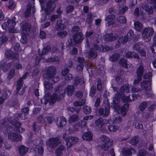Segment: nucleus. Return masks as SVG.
<instances>
[{
    "label": "nucleus",
    "mask_w": 156,
    "mask_h": 156,
    "mask_svg": "<svg viewBox=\"0 0 156 156\" xmlns=\"http://www.w3.org/2000/svg\"><path fill=\"white\" fill-rule=\"evenodd\" d=\"M134 37V33L133 31L130 30L129 31L127 34L124 37H120L119 40V42H121L123 44L126 43L129 39H132Z\"/></svg>",
    "instance_id": "obj_9"
},
{
    "label": "nucleus",
    "mask_w": 156,
    "mask_h": 156,
    "mask_svg": "<svg viewBox=\"0 0 156 156\" xmlns=\"http://www.w3.org/2000/svg\"><path fill=\"white\" fill-rule=\"evenodd\" d=\"M7 40V38L5 37L0 38V47L5 41Z\"/></svg>",
    "instance_id": "obj_55"
},
{
    "label": "nucleus",
    "mask_w": 156,
    "mask_h": 156,
    "mask_svg": "<svg viewBox=\"0 0 156 156\" xmlns=\"http://www.w3.org/2000/svg\"><path fill=\"white\" fill-rule=\"evenodd\" d=\"M118 35H115L114 34H106L104 36V38L105 40L106 41H114L116 39Z\"/></svg>",
    "instance_id": "obj_19"
},
{
    "label": "nucleus",
    "mask_w": 156,
    "mask_h": 156,
    "mask_svg": "<svg viewBox=\"0 0 156 156\" xmlns=\"http://www.w3.org/2000/svg\"><path fill=\"white\" fill-rule=\"evenodd\" d=\"M9 5L8 6V8L11 9H14L15 6V5L13 1L10 0L9 1Z\"/></svg>",
    "instance_id": "obj_48"
},
{
    "label": "nucleus",
    "mask_w": 156,
    "mask_h": 156,
    "mask_svg": "<svg viewBox=\"0 0 156 156\" xmlns=\"http://www.w3.org/2000/svg\"><path fill=\"white\" fill-rule=\"evenodd\" d=\"M151 49L152 53H156V44H153L151 46Z\"/></svg>",
    "instance_id": "obj_60"
},
{
    "label": "nucleus",
    "mask_w": 156,
    "mask_h": 156,
    "mask_svg": "<svg viewBox=\"0 0 156 156\" xmlns=\"http://www.w3.org/2000/svg\"><path fill=\"white\" fill-rule=\"evenodd\" d=\"M27 39L26 37L24 35H22L20 39L21 42L23 44H25L27 43Z\"/></svg>",
    "instance_id": "obj_58"
},
{
    "label": "nucleus",
    "mask_w": 156,
    "mask_h": 156,
    "mask_svg": "<svg viewBox=\"0 0 156 156\" xmlns=\"http://www.w3.org/2000/svg\"><path fill=\"white\" fill-rule=\"evenodd\" d=\"M154 33V31L153 28L151 27H146L142 32V38L145 41L149 42L151 40V37Z\"/></svg>",
    "instance_id": "obj_5"
},
{
    "label": "nucleus",
    "mask_w": 156,
    "mask_h": 156,
    "mask_svg": "<svg viewBox=\"0 0 156 156\" xmlns=\"http://www.w3.org/2000/svg\"><path fill=\"white\" fill-rule=\"evenodd\" d=\"M74 90V87L73 86H68L65 90V92L67 93L69 96L72 95Z\"/></svg>",
    "instance_id": "obj_28"
},
{
    "label": "nucleus",
    "mask_w": 156,
    "mask_h": 156,
    "mask_svg": "<svg viewBox=\"0 0 156 156\" xmlns=\"http://www.w3.org/2000/svg\"><path fill=\"white\" fill-rule=\"evenodd\" d=\"M135 152V151L133 148H131L127 150L124 149L122 150L123 154L126 155H130L132 153H134Z\"/></svg>",
    "instance_id": "obj_31"
},
{
    "label": "nucleus",
    "mask_w": 156,
    "mask_h": 156,
    "mask_svg": "<svg viewBox=\"0 0 156 156\" xmlns=\"http://www.w3.org/2000/svg\"><path fill=\"white\" fill-rule=\"evenodd\" d=\"M84 113L86 114H88L91 112V109L90 107L84 106L83 108Z\"/></svg>",
    "instance_id": "obj_37"
},
{
    "label": "nucleus",
    "mask_w": 156,
    "mask_h": 156,
    "mask_svg": "<svg viewBox=\"0 0 156 156\" xmlns=\"http://www.w3.org/2000/svg\"><path fill=\"white\" fill-rule=\"evenodd\" d=\"M54 120V119L53 118L47 117L45 119L43 122L45 125H46V123L51 124L52 123Z\"/></svg>",
    "instance_id": "obj_36"
},
{
    "label": "nucleus",
    "mask_w": 156,
    "mask_h": 156,
    "mask_svg": "<svg viewBox=\"0 0 156 156\" xmlns=\"http://www.w3.org/2000/svg\"><path fill=\"white\" fill-rule=\"evenodd\" d=\"M64 25L62 23V20H58L56 26V29L57 30H62L64 28Z\"/></svg>",
    "instance_id": "obj_29"
},
{
    "label": "nucleus",
    "mask_w": 156,
    "mask_h": 156,
    "mask_svg": "<svg viewBox=\"0 0 156 156\" xmlns=\"http://www.w3.org/2000/svg\"><path fill=\"white\" fill-rule=\"evenodd\" d=\"M7 23L9 27V31L10 32L14 33L15 30L14 29V27L16 24L15 21L14 19L12 20L11 19H8L7 20Z\"/></svg>",
    "instance_id": "obj_15"
},
{
    "label": "nucleus",
    "mask_w": 156,
    "mask_h": 156,
    "mask_svg": "<svg viewBox=\"0 0 156 156\" xmlns=\"http://www.w3.org/2000/svg\"><path fill=\"white\" fill-rule=\"evenodd\" d=\"M64 148L63 145H61L57 149L56 151V156H61L62 155V151Z\"/></svg>",
    "instance_id": "obj_34"
},
{
    "label": "nucleus",
    "mask_w": 156,
    "mask_h": 156,
    "mask_svg": "<svg viewBox=\"0 0 156 156\" xmlns=\"http://www.w3.org/2000/svg\"><path fill=\"white\" fill-rule=\"evenodd\" d=\"M93 15L91 13H89L87 15V18L86 19V22L88 23H90L93 21Z\"/></svg>",
    "instance_id": "obj_44"
},
{
    "label": "nucleus",
    "mask_w": 156,
    "mask_h": 156,
    "mask_svg": "<svg viewBox=\"0 0 156 156\" xmlns=\"http://www.w3.org/2000/svg\"><path fill=\"white\" fill-rule=\"evenodd\" d=\"M79 27L78 26H75L72 28L73 33L74 34H77L79 30Z\"/></svg>",
    "instance_id": "obj_49"
},
{
    "label": "nucleus",
    "mask_w": 156,
    "mask_h": 156,
    "mask_svg": "<svg viewBox=\"0 0 156 156\" xmlns=\"http://www.w3.org/2000/svg\"><path fill=\"white\" fill-rule=\"evenodd\" d=\"M100 139L104 144L101 146V148L104 150H107L112 146V144L110 139L107 136L102 135L100 137Z\"/></svg>",
    "instance_id": "obj_6"
},
{
    "label": "nucleus",
    "mask_w": 156,
    "mask_h": 156,
    "mask_svg": "<svg viewBox=\"0 0 156 156\" xmlns=\"http://www.w3.org/2000/svg\"><path fill=\"white\" fill-rule=\"evenodd\" d=\"M66 121L65 118L62 117L58 119L57 121V126L59 127L64 126L66 124Z\"/></svg>",
    "instance_id": "obj_23"
},
{
    "label": "nucleus",
    "mask_w": 156,
    "mask_h": 156,
    "mask_svg": "<svg viewBox=\"0 0 156 156\" xmlns=\"http://www.w3.org/2000/svg\"><path fill=\"white\" fill-rule=\"evenodd\" d=\"M79 119V117L77 115H73L71 116L69 119V122L72 123L75 121H76Z\"/></svg>",
    "instance_id": "obj_40"
},
{
    "label": "nucleus",
    "mask_w": 156,
    "mask_h": 156,
    "mask_svg": "<svg viewBox=\"0 0 156 156\" xmlns=\"http://www.w3.org/2000/svg\"><path fill=\"white\" fill-rule=\"evenodd\" d=\"M117 21L119 22L117 25H120L121 23H125L126 22V19L123 16H120L117 19Z\"/></svg>",
    "instance_id": "obj_35"
},
{
    "label": "nucleus",
    "mask_w": 156,
    "mask_h": 156,
    "mask_svg": "<svg viewBox=\"0 0 156 156\" xmlns=\"http://www.w3.org/2000/svg\"><path fill=\"white\" fill-rule=\"evenodd\" d=\"M84 82V80L83 78H80V79L78 78H77L76 80H75V82L74 83V84H77L78 83H80V84H81L83 83Z\"/></svg>",
    "instance_id": "obj_46"
},
{
    "label": "nucleus",
    "mask_w": 156,
    "mask_h": 156,
    "mask_svg": "<svg viewBox=\"0 0 156 156\" xmlns=\"http://www.w3.org/2000/svg\"><path fill=\"white\" fill-rule=\"evenodd\" d=\"M143 44L141 43H138L135 44L133 46V49L135 50H138L141 48H142Z\"/></svg>",
    "instance_id": "obj_51"
},
{
    "label": "nucleus",
    "mask_w": 156,
    "mask_h": 156,
    "mask_svg": "<svg viewBox=\"0 0 156 156\" xmlns=\"http://www.w3.org/2000/svg\"><path fill=\"white\" fill-rule=\"evenodd\" d=\"M108 129L110 131L115 132L118 129V126H108Z\"/></svg>",
    "instance_id": "obj_41"
},
{
    "label": "nucleus",
    "mask_w": 156,
    "mask_h": 156,
    "mask_svg": "<svg viewBox=\"0 0 156 156\" xmlns=\"http://www.w3.org/2000/svg\"><path fill=\"white\" fill-rule=\"evenodd\" d=\"M55 68L54 67H51L48 68L47 72L46 77L50 79L49 80V82L45 81L44 85L46 89L51 90L52 88V84L57 82L59 80L58 77H55L53 78L54 76Z\"/></svg>",
    "instance_id": "obj_2"
},
{
    "label": "nucleus",
    "mask_w": 156,
    "mask_h": 156,
    "mask_svg": "<svg viewBox=\"0 0 156 156\" xmlns=\"http://www.w3.org/2000/svg\"><path fill=\"white\" fill-rule=\"evenodd\" d=\"M147 103L146 102H144L140 104V108L141 110H143L146 107Z\"/></svg>",
    "instance_id": "obj_53"
},
{
    "label": "nucleus",
    "mask_w": 156,
    "mask_h": 156,
    "mask_svg": "<svg viewBox=\"0 0 156 156\" xmlns=\"http://www.w3.org/2000/svg\"><path fill=\"white\" fill-rule=\"evenodd\" d=\"M133 124L136 128L141 129L143 127V126L142 124H140L137 122H134Z\"/></svg>",
    "instance_id": "obj_59"
},
{
    "label": "nucleus",
    "mask_w": 156,
    "mask_h": 156,
    "mask_svg": "<svg viewBox=\"0 0 156 156\" xmlns=\"http://www.w3.org/2000/svg\"><path fill=\"white\" fill-rule=\"evenodd\" d=\"M28 151V148L23 145L19 147V153L20 155L21 156L24 155L27 153Z\"/></svg>",
    "instance_id": "obj_21"
},
{
    "label": "nucleus",
    "mask_w": 156,
    "mask_h": 156,
    "mask_svg": "<svg viewBox=\"0 0 156 156\" xmlns=\"http://www.w3.org/2000/svg\"><path fill=\"white\" fill-rule=\"evenodd\" d=\"M151 83L150 81H143L141 83V87L145 89L147 91H150L151 89Z\"/></svg>",
    "instance_id": "obj_18"
},
{
    "label": "nucleus",
    "mask_w": 156,
    "mask_h": 156,
    "mask_svg": "<svg viewBox=\"0 0 156 156\" xmlns=\"http://www.w3.org/2000/svg\"><path fill=\"white\" fill-rule=\"evenodd\" d=\"M144 72V67L142 65H140L137 68L136 71L137 76L142 77Z\"/></svg>",
    "instance_id": "obj_26"
},
{
    "label": "nucleus",
    "mask_w": 156,
    "mask_h": 156,
    "mask_svg": "<svg viewBox=\"0 0 156 156\" xmlns=\"http://www.w3.org/2000/svg\"><path fill=\"white\" fill-rule=\"evenodd\" d=\"M77 60L78 62L80 63L79 66H77V69L78 71H80L83 70V65L82 63L84 61V59L83 58L79 57L78 58Z\"/></svg>",
    "instance_id": "obj_25"
},
{
    "label": "nucleus",
    "mask_w": 156,
    "mask_h": 156,
    "mask_svg": "<svg viewBox=\"0 0 156 156\" xmlns=\"http://www.w3.org/2000/svg\"><path fill=\"white\" fill-rule=\"evenodd\" d=\"M148 7H149V6H147V5L146 6H143L142 8L144 9H145V11L151 14L153 12L152 8H148Z\"/></svg>",
    "instance_id": "obj_45"
},
{
    "label": "nucleus",
    "mask_w": 156,
    "mask_h": 156,
    "mask_svg": "<svg viewBox=\"0 0 156 156\" xmlns=\"http://www.w3.org/2000/svg\"><path fill=\"white\" fill-rule=\"evenodd\" d=\"M131 87L130 85L127 84L125 86L122 87L120 90L119 92L117 93L113 97V102L112 103V107L114 108L116 112H118L119 114H122L123 115H126V112L128 110L129 104H126L120 108L119 98L122 96V100L124 103L131 101L129 94H127L129 93V88Z\"/></svg>",
    "instance_id": "obj_1"
},
{
    "label": "nucleus",
    "mask_w": 156,
    "mask_h": 156,
    "mask_svg": "<svg viewBox=\"0 0 156 156\" xmlns=\"http://www.w3.org/2000/svg\"><path fill=\"white\" fill-rule=\"evenodd\" d=\"M126 57L128 58H133L136 59H139L138 55L133 52H128L126 54Z\"/></svg>",
    "instance_id": "obj_27"
},
{
    "label": "nucleus",
    "mask_w": 156,
    "mask_h": 156,
    "mask_svg": "<svg viewBox=\"0 0 156 156\" xmlns=\"http://www.w3.org/2000/svg\"><path fill=\"white\" fill-rule=\"evenodd\" d=\"M85 102V100L84 99H82L80 101H76L74 102L73 105L75 106H80L83 105Z\"/></svg>",
    "instance_id": "obj_42"
},
{
    "label": "nucleus",
    "mask_w": 156,
    "mask_h": 156,
    "mask_svg": "<svg viewBox=\"0 0 156 156\" xmlns=\"http://www.w3.org/2000/svg\"><path fill=\"white\" fill-rule=\"evenodd\" d=\"M110 107L109 106L106 107L105 108V112L103 109L101 108L99 110V113L100 115H104V117H106L108 115L109 113Z\"/></svg>",
    "instance_id": "obj_22"
},
{
    "label": "nucleus",
    "mask_w": 156,
    "mask_h": 156,
    "mask_svg": "<svg viewBox=\"0 0 156 156\" xmlns=\"http://www.w3.org/2000/svg\"><path fill=\"white\" fill-rule=\"evenodd\" d=\"M55 8V5L53 2H48L47 7L45 9V12L46 14H50V11H52Z\"/></svg>",
    "instance_id": "obj_13"
},
{
    "label": "nucleus",
    "mask_w": 156,
    "mask_h": 156,
    "mask_svg": "<svg viewBox=\"0 0 156 156\" xmlns=\"http://www.w3.org/2000/svg\"><path fill=\"white\" fill-rule=\"evenodd\" d=\"M122 118L120 117L115 118V119H114V121L113 122V123H118L122 121Z\"/></svg>",
    "instance_id": "obj_57"
},
{
    "label": "nucleus",
    "mask_w": 156,
    "mask_h": 156,
    "mask_svg": "<svg viewBox=\"0 0 156 156\" xmlns=\"http://www.w3.org/2000/svg\"><path fill=\"white\" fill-rule=\"evenodd\" d=\"M50 49V47L49 46H47L44 47L42 50V55H44L47 53L49 52Z\"/></svg>",
    "instance_id": "obj_47"
},
{
    "label": "nucleus",
    "mask_w": 156,
    "mask_h": 156,
    "mask_svg": "<svg viewBox=\"0 0 156 156\" xmlns=\"http://www.w3.org/2000/svg\"><path fill=\"white\" fill-rule=\"evenodd\" d=\"M23 84V79L22 78H21L18 81L17 83L16 89L18 91L20 89V88L22 86Z\"/></svg>",
    "instance_id": "obj_38"
},
{
    "label": "nucleus",
    "mask_w": 156,
    "mask_h": 156,
    "mask_svg": "<svg viewBox=\"0 0 156 156\" xmlns=\"http://www.w3.org/2000/svg\"><path fill=\"white\" fill-rule=\"evenodd\" d=\"M147 1L149 3H154V9L156 11V0H147Z\"/></svg>",
    "instance_id": "obj_62"
},
{
    "label": "nucleus",
    "mask_w": 156,
    "mask_h": 156,
    "mask_svg": "<svg viewBox=\"0 0 156 156\" xmlns=\"http://www.w3.org/2000/svg\"><path fill=\"white\" fill-rule=\"evenodd\" d=\"M110 120H107L106 119H103L102 118L98 119L96 122V125L99 127L105 126V125L110 124Z\"/></svg>",
    "instance_id": "obj_10"
},
{
    "label": "nucleus",
    "mask_w": 156,
    "mask_h": 156,
    "mask_svg": "<svg viewBox=\"0 0 156 156\" xmlns=\"http://www.w3.org/2000/svg\"><path fill=\"white\" fill-rule=\"evenodd\" d=\"M36 151L40 155L43 154L44 153V149L42 146H41L37 147V150H36Z\"/></svg>",
    "instance_id": "obj_43"
},
{
    "label": "nucleus",
    "mask_w": 156,
    "mask_h": 156,
    "mask_svg": "<svg viewBox=\"0 0 156 156\" xmlns=\"http://www.w3.org/2000/svg\"><path fill=\"white\" fill-rule=\"evenodd\" d=\"M22 112L24 113L19 115V119L24 120L26 119V115L29 112V109L28 108H24L22 109Z\"/></svg>",
    "instance_id": "obj_24"
},
{
    "label": "nucleus",
    "mask_w": 156,
    "mask_h": 156,
    "mask_svg": "<svg viewBox=\"0 0 156 156\" xmlns=\"http://www.w3.org/2000/svg\"><path fill=\"white\" fill-rule=\"evenodd\" d=\"M8 137L9 140L13 142L20 141L22 139L21 135L12 131L8 133Z\"/></svg>",
    "instance_id": "obj_7"
},
{
    "label": "nucleus",
    "mask_w": 156,
    "mask_h": 156,
    "mask_svg": "<svg viewBox=\"0 0 156 156\" xmlns=\"http://www.w3.org/2000/svg\"><path fill=\"white\" fill-rule=\"evenodd\" d=\"M15 74V70L14 69H12L10 70L8 77L10 78L13 76Z\"/></svg>",
    "instance_id": "obj_64"
},
{
    "label": "nucleus",
    "mask_w": 156,
    "mask_h": 156,
    "mask_svg": "<svg viewBox=\"0 0 156 156\" xmlns=\"http://www.w3.org/2000/svg\"><path fill=\"white\" fill-rule=\"evenodd\" d=\"M60 143L57 138H52L46 141V144L50 147L53 148Z\"/></svg>",
    "instance_id": "obj_11"
},
{
    "label": "nucleus",
    "mask_w": 156,
    "mask_h": 156,
    "mask_svg": "<svg viewBox=\"0 0 156 156\" xmlns=\"http://www.w3.org/2000/svg\"><path fill=\"white\" fill-rule=\"evenodd\" d=\"M146 154V151L144 150H142L139 151L138 156H145Z\"/></svg>",
    "instance_id": "obj_61"
},
{
    "label": "nucleus",
    "mask_w": 156,
    "mask_h": 156,
    "mask_svg": "<svg viewBox=\"0 0 156 156\" xmlns=\"http://www.w3.org/2000/svg\"><path fill=\"white\" fill-rule=\"evenodd\" d=\"M79 141V139L77 137H69L68 140L66 141L67 147H70L73 145L76 144Z\"/></svg>",
    "instance_id": "obj_12"
},
{
    "label": "nucleus",
    "mask_w": 156,
    "mask_h": 156,
    "mask_svg": "<svg viewBox=\"0 0 156 156\" xmlns=\"http://www.w3.org/2000/svg\"><path fill=\"white\" fill-rule=\"evenodd\" d=\"M138 141V137L135 136L133 137L130 141V143L132 145H135Z\"/></svg>",
    "instance_id": "obj_50"
},
{
    "label": "nucleus",
    "mask_w": 156,
    "mask_h": 156,
    "mask_svg": "<svg viewBox=\"0 0 156 156\" xmlns=\"http://www.w3.org/2000/svg\"><path fill=\"white\" fill-rule=\"evenodd\" d=\"M93 134L90 132L84 133L82 135V137L84 140L91 141L93 140Z\"/></svg>",
    "instance_id": "obj_16"
},
{
    "label": "nucleus",
    "mask_w": 156,
    "mask_h": 156,
    "mask_svg": "<svg viewBox=\"0 0 156 156\" xmlns=\"http://www.w3.org/2000/svg\"><path fill=\"white\" fill-rule=\"evenodd\" d=\"M119 57V55L118 54H115L113 55L112 56L109 58L110 60L112 61L115 62L117 61Z\"/></svg>",
    "instance_id": "obj_39"
},
{
    "label": "nucleus",
    "mask_w": 156,
    "mask_h": 156,
    "mask_svg": "<svg viewBox=\"0 0 156 156\" xmlns=\"http://www.w3.org/2000/svg\"><path fill=\"white\" fill-rule=\"evenodd\" d=\"M81 123L82 124H81V126L79 124H76L74 126V128L76 130H80L82 127H84L86 126V123L85 122L81 121Z\"/></svg>",
    "instance_id": "obj_33"
},
{
    "label": "nucleus",
    "mask_w": 156,
    "mask_h": 156,
    "mask_svg": "<svg viewBox=\"0 0 156 156\" xmlns=\"http://www.w3.org/2000/svg\"><path fill=\"white\" fill-rule=\"evenodd\" d=\"M8 126L11 127L12 129H13L15 131H17L18 129L19 131L22 133L25 131V129L22 127H20L21 125V123L18 122L16 120L14 121L11 122H10L8 119H5V120H2L0 122V126H2L3 125Z\"/></svg>",
    "instance_id": "obj_4"
},
{
    "label": "nucleus",
    "mask_w": 156,
    "mask_h": 156,
    "mask_svg": "<svg viewBox=\"0 0 156 156\" xmlns=\"http://www.w3.org/2000/svg\"><path fill=\"white\" fill-rule=\"evenodd\" d=\"M94 49H91L89 53L88 57L94 58H96L97 56V53L96 52V51L98 49V47L97 45H95L94 46Z\"/></svg>",
    "instance_id": "obj_20"
},
{
    "label": "nucleus",
    "mask_w": 156,
    "mask_h": 156,
    "mask_svg": "<svg viewBox=\"0 0 156 156\" xmlns=\"http://www.w3.org/2000/svg\"><path fill=\"white\" fill-rule=\"evenodd\" d=\"M137 76V78H136L134 80L133 84L134 85H136L141 80L142 77L140 76Z\"/></svg>",
    "instance_id": "obj_56"
},
{
    "label": "nucleus",
    "mask_w": 156,
    "mask_h": 156,
    "mask_svg": "<svg viewBox=\"0 0 156 156\" xmlns=\"http://www.w3.org/2000/svg\"><path fill=\"white\" fill-rule=\"evenodd\" d=\"M47 92L46 90L45 92L44 97L42 98L41 101L44 100L46 103L49 101L50 104H52L57 101L60 100L64 97L65 94L64 92L63 91L56 90L51 97H49L47 93Z\"/></svg>",
    "instance_id": "obj_3"
},
{
    "label": "nucleus",
    "mask_w": 156,
    "mask_h": 156,
    "mask_svg": "<svg viewBox=\"0 0 156 156\" xmlns=\"http://www.w3.org/2000/svg\"><path fill=\"white\" fill-rule=\"evenodd\" d=\"M119 63L121 66L124 67L130 68H132L133 67V66L132 64L129 62H128L127 61L124 59L120 60Z\"/></svg>",
    "instance_id": "obj_17"
},
{
    "label": "nucleus",
    "mask_w": 156,
    "mask_h": 156,
    "mask_svg": "<svg viewBox=\"0 0 156 156\" xmlns=\"http://www.w3.org/2000/svg\"><path fill=\"white\" fill-rule=\"evenodd\" d=\"M73 40L71 39L68 40L69 44H74V43H77L81 41L83 39V35L82 33L79 32L73 36Z\"/></svg>",
    "instance_id": "obj_8"
},
{
    "label": "nucleus",
    "mask_w": 156,
    "mask_h": 156,
    "mask_svg": "<svg viewBox=\"0 0 156 156\" xmlns=\"http://www.w3.org/2000/svg\"><path fill=\"white\" fill-rule=\"evenodd\" d=\"M73 9V7L72 5H70L66 7V11L67 13H69L72 11Z\"/></svg>",
    "instance_id": "obj_54"
},
{
    "label": "nucleus",
    "mask_w": 156,
    "mask_h": 156,
    "mask_svg": "<svg viewBox=\"0 0 156 156\" xmlns=\"http://www.w3.org/2000/svg\"><path fill=\"white\" fill-rule=\"evenodd\" d=\"M67 34V32L65 31H63L59 32L58 34V36L61 37H64L66 36Z\"/></svg>",
    "instance_id": "obj_52"
},
{
    "label": "nucleus",
    "mask_w": 156,
    "mask_h": 156,
    "mask_svg": "<svg viewBox=\"0 0 156 156\" xmlns=\"http://www.w3.org/2000/svg\"><path fill=\"white\" fill-rule=\"evenodd\" d=\"M115 18V16L114 15H110L108 16L106 19V20L107 21L106 23V25L109 26L112 25L113 26H117V24L114 22L113 20Z\"/></svg>",
    "instance_id": "obj_14"
},
{
    "label": "nucleus",
    "mask_w": 156,
    "mask_h": 156,
    "mask_svg": "<svg viewBox=\"0 0 156 156\" xmlns=\"http://www.w3.org/2000/svg\"><path fill=\"white\" fill-rule=\"evenodd\" d=\"M11 52V51H6L5 53V55H6V57L7 58H11L12 59H17L18 58V54L16 53H14L12 55H11L10 54L8 55V54L9 53L10 54Z\"/></svg>",
    "instance_id": "obj_30"
},
{
    "label": "nucleus",
    "mask_w": 156,
    "mask_h": 156,
    "mask_svg": "<svg viewBox=\"0 0 156 156\" xmlns=\"http://www.w3.org/2000/svg\"><path fill=\"white\" fill-rule=\"evenodd\" d=\"M134 24L135 30L137 31H140L143 27L142 23L136 21Z\"/></svg>",
    "instance_id": "obj_32"
},
{
    "label": "nucleus",
    "mask_w": 156,
    "mask_h": 156,
    "mask_svg": "<svg viewBox=\"0 0 156 156\" xmlns=\"http://www.w3.org/2000/svg\"><path fill=\"white\" fill-rule=\"evenodd\" d=\"M33 128L34 130L36 132L38 131L40 129V127L35 123L33 124Z\"/></svg>",
    "instance_id": "obj_63"
}]
</instances>
